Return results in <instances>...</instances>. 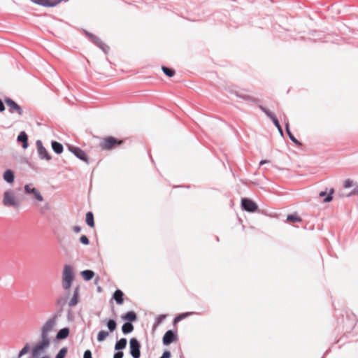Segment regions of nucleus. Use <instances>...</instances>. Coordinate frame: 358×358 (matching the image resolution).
I'll use <instances>...</instances> for the list:
<instances>
[{
    "mask_svg": "<svg viewBox=\"0 0 358 358\" xmlns=\"http://www.w3.org/2000/svg\"><path fill=\"white\" fill-rule=\"evenodd\" d=\"M24 193L30 195L32 199H34L37 202H42L43 201V196L41 194L40 191L36 187H33L31 184H27L24 186Z\"/></svg>",
    "mask_w": 358,
    "mask_h": 358,
    "instance_id": "20e7f679",
    "label": "nucleus"
},
{
    "mask_svg": "<svg viewBox=\"0 0 358 358\" xmlns=\"http://www.w3.org/2000/svg\"><path fill=\"white\" fill-rule=\"evenodd\" d=\"M69 150L71 152H72L76 157L84 161L87 164H88V159L86 156L85 152L79 148L75 146H69Z\"/></svg>",
    "mask_w": 358,
    "mask_h": 358,
    "instance_id": "9b49d317",
    "label": "nucleus"
},
{
    "mask_svg": "<svg viewBox=\"0 0 358 358\" xmlns=\"http://www.w3.org/2000/svg\"><path fill=\"white\" fill-rule=\"evenodd\" d=\"M2 203L4 206L8 208L17 209L20 206V201L12 189H8L3 192Z\"/></svg>",
    "mask_w": 358,
    "mask_h": 358,
    "instance_id": "f257e3e1",
    "label": "nucleus"
},
{
    "mask_svg": "<svg viewBox=\"0 0 358 358\" xmlns=\"http://www.w3.org/2000/svg\"><path fill=\"white\" fill-rule=\"evenodd\" d=\"M86 222L91 227H93L94 226V216H93V213L92 212L87 213Z\"/></svg>",
    "mask_w": 358,
    "mask_h": 358,
    "instance_id": "bb28decb",
    "label": "nucleus"
},
{
    "mask_svg": "<svg viewBox=\"0 0 358 358\" xmlns=\"http://www.w3.org/2000/svg\"><path fill=\"white\" fill-rule=\"evenodd\" d=\"M107 327L110 332L115 330L117 324L114 320H109L107 322Z\"/></svg>",
    "mask_w": 358,
    "mask_h": 358,
    "instance_id": "7c9ffc66",
    "label": "nucleus"
},
{
    "mask_svg": "<svg viewBox=\"0 0 358 358\" xmlns=\"http://www.w3.org/2000/svg\"><path fill=\"white\" fill-rule=\"evenodd\" d=\"M130 354L133 358H140L141 345L136 338H132L129 341Z\"/></svg>",
    "mask_w": 358,
    "mask_h": 358,
    "instance_id": "0eeeda50",
    "label": "nucleus"
},
{
    "mask_svg": "<svg viewBox=\"0 0 358 358\" xmlns=\"http://www.w3.org/2000/svg\"><path fill=\"white\" fill-rule=\"evenodd\" d=\"M69 334V329L68 328H63L60 329L56 336L57 339L62 340L66 338Z\"/></svg>",
    "mask_w": 358,
    "mask_h": 358,
    "instance_id": "a211bd4d",
    "label": "nucleus"
},
{
    "mask_svg": "<svg viewBox=\"0 0 358 358\" xmlns=\"http://www.w3.org/2000/svg\"><path fill=\"white\" fill-rule=\"evenodd\" d=\"M36 144L39 158L42 160L45 159L47 161H50L51 159V156L49 155L47 150L43 146L42 141L38 140L36 141Z\"/></svg>",
    "mask_w": 358,
    "mask_h": 358,
    "instance_id": "6e6552de",
    "label": "nucleus"
},
{
    "mask_svg": "<svg viewBox=\"0 0 358 358\" xmlns=\"http://www.w3.org/2000/svg\"><path fill=\"white\" fill-rule=\"evenodd\" d=\"M50 338H41V341L39 342L32 350V356L36 358L39 357L44 351V349L48 348L50 345Z\"/></svg>",
    "mask_w": 358,
    "mask_h": 358,
    "instance_id": "39448f33",
    "label": "nucleus"
},
{
    "mask_svg": "<svg viewBox=\"0 0 358 358\" xmlns=\"http://www.w3.org/2000/svg\"><path fill=\"white\" fill-rule=\"evenodd\" d=\"M127 341L126 338H121L120 340H119L118 341L116 342V343L115 345V350L120 351L121 350L124 349L127 346Z\"/></svg>",
    "mask_w": 358,
    "mask_h": 358,
    "instance_id": "6ab92c4d",
    "label": "nucleus"
},
{
    "mask_svg": "<svg viewBox=\"0 0 358 358\" xmlns=\"http://www.w3.org/2000/svg\"><path fill=\"white\" fill-rule=\"evenodd\" d=\"M192 314H193L192 312H187V313H182L175 318V322H177L181 320H183L185 317H187V316L191 315Z\"/></svg>",
    "mask_w": 358,
    "mask_h": 358,
    "instance_id": "473e14b6",
    "label": "nucleus"
},
{
    "mask_svg": "<svg viewBox=\"0 0 358 358\" xmlns=\"http://www.w3.org/2000/svg\"><path fill=\"white\" fill-rule=\"evenodd\" d=\"M78 295H79V289L76 287L74 290L73 295L71 300L69 302V306L72 307L75 306L78 303Z\"/></svg>",
    "mask_w": 358,
    "mask_h": 358,
    "instance_id": "dca6fc26",
    "label": "nucleus"
},
{
    "mask_svg": "<svg viewBox=\"0 0 358 358\" xmlns=\"http://www.w3.org/2000/svg\"><path fill=\"white\" fill-rule=\"evenodd\" d=\"M123 292L120 290L117 289L113 296V298L115 300L116 303L119 305H121L123 303Z\"/></svg>",
    "mask_w": 358,
    "mask_h": 358,
    "instance_id": "f3484780",
    "label": "nucleus"
},
{
    "mask_svg": "<svg viewBox=\"0 0 358 358\" xmlns=\"http://www.w3.org/2000/svg\"><path fill=\"white\" fill-rule=\"evenodd\" d=\"M334 189H331L329 194L324 198L323 201L324 203L330 202L333 199L332 194H334Z\"/></svg>",
    "mask_w": 358,
    "mask_h": 358,
    "instance_id": "4c0bfd02",
    "label": "nucleus"
},
{
    "mask_svg": "<svg viewBox=\"0 0 358 358\" xmlns=\"http://www.w3.org/2000/svg\"><path fill=\"white\" fill-rule=\"evenodd\" d=\"M285 128H286V131L287 133V135L289 136V138H290V140L294 143H295L296 145H301V143L294 136V135L291 133L290 131V129H289V122H285Z\"/></svg>",
    "mask_w": 358,
    "mask_h": 358,
    "instance_id": "aec40b11",
    "label": "nucleus"
},
{
    "mask_svg": "<svg viewBox=\"0 0 358 358\" xmlns=\"http://www.w3.org/2000/svg\"><path fill=\"white\" fill-rule=\"evenodd\" d=\"M17 141L22 143V148L27 149L28 147V136L24 131H21L17 136Z\"/></svg>",
    "mask_w": 358,
    "mask_h": 358,
    "instance_id": "2eb2a0df",
    "label": "nucleus"
},
{
    "mask_svg": "<svg viewBox=\"0 0 358 358\" xmlns=\"http://www.w3.org/2000/svg\"><path fill=\"white\" fill-rule=\"evenodd\" d=\"M68 352V350L66 348H62L59 351V352L57 353V355H56V357L55 358H64L66 353Z\"/></svg>",
    "mask_w": 358,
    "mask_h": 358,
    "instance_id": "72a5a7b5",
    "label": "nucleus"
},
{
    "mask_svg": "<svg viewBox=\"0 0 358 358\" xmlns=\"http://www.w3.org/2000/svg\"><path fill=\"white\" fill-rule=\"evenodd\" d=\"M56 322L57 316L52 317L45 322L41 329V338H50L49 334L53 330L56 325Z\"/></svg>",
    "mask_w": 358,
    "mask_h": 358,
    "instance_id": "7ed1b4c3",
    "label": "nucleus"
},
{
    "mask_svg": "<svg viewBox=\"0 0 358 358\" xmlns=\"http://www.w3.org/2000/svg\"><path fill=\"white\" fill-rule=\"evenodd\" d=\"M83 358H92V352L90 350H87L84 352Z\"/></svg>",
    "mask_w": 358,
    "mask_h": 358,
    "instance_id": "a19ab883",
    "label": "nucleus"
},
{
    "mask_svg": "<svg viewBox=\"0 0 358 358\" xmlns=\"http://www.w3.org/2000/svg\"><path fill=\"white\" fill-rule=\"evenodd\" d=\"M171 357V352L169 351H165L164 352L162 358H170Z\"/></svg>",
    "mask_w": 358,
    "mask_h": 358,
    "instance_id": "37998d69",
    "label": "nucleus"
},
{
    "mask_svg": "<svg viewBox=\"0 0 358 358\" xmlns=\"http://www.w3.org/2000/svg\"><path fill=\"white\" fill-rule=\"evenodd\" d=\"M73 230L75 233H79L81 231V228L79 226H74Z\"/></svg>",
    "mask_w": 358,
    "mask_h": 358,
    "instance_id": "49530a36",
    "label": "nucleus"
},
{
    "mask_svg": "<svg viewBox=\"0 0 358 358\" xmlns=\"http://www.w3.org/2000/svg\"><path fill=\"white\" fill-rule=\"evenodd\" d=\"M29 350V346L28 344H26V345L18 353V357H22L23 355L27 354Z\"/></svg>",
    "mask_w": 358,
    "mask_h": 358,
    "instance_id": "c9c22d12",
    "label": "nucleus"
},
{
    "mask_svg": "<svg viewBox=\"0 0 358 358\" xmlns=\"http://www.w3.org/2000/svg\"><path fill=\"white\" fill-rule=\"evenodd\" d=\"M259 108L272 121L276 118L275 116L265 107L260 106Z\"/></svg>",
    "mask_w": 358,
    "mask_h": 358,
    "instance_id": "c756f323",
    "label": "nucleus"
},
{
    "mask_svg": "<svg viewBox=\"0 0 358 358\" xmlns=\"http://www.w3.org/2000/svg\"><path fill=\"white\" fill-rule=\"evenodd\" d=\"M120 143V141H117L114 137L110 136L103 140V141L101 143V147L105 150H110L113 148L115 145Z\"/></svg>",
    "mask_w": 358,
    "mask_h": 358,
    "instance_id": "1a4fd4ad",
    "label": "nucleus"
},
{
    "mask_svg": "<svg viewBox=\"0 0 358 358\" xmlns=\"http://www.w3.org/2000/svg\"><path fill=\"white\" fill-rule=\"evenodd\" d=\"M160 358H162V357H160Z\"/></svg>",
    "mask_w": 358,
    "mask_h": 358,
    "instance_id": "603ef678",
    "label": "nucleus"
},
{
    "mask_svg": "<svg viewBox=\"0 0 358 358\" xmlns=\"http://www.w3.org/2000/svg\"><path fill=\"white\" fill-rule=\"evenodd\" d=\"M176 338V334L173 331L169 330L167 331L163 336V343L164 345H169L173 343Z\"/></svg>",
    "mask_w": 358,
    "mask_h": 358,
    "instance_id": "ddd939ff",
    "label": "nucleus"
},
{
    "mask_svg": "<svg viewBox=\"0 0 358 358\" xmlns=\"http://www.w3.org/2000/svg\"><path fill=\"white\" fill-rule=\"evenodd\" d=\"M74 279L73 268L70 265H65L62 272V287L64 289H69Z\"/></svg>",
    "mask_w": 358,
    "mask_h": 358,
    "instance_id": "f03ea898",
    "label": "nucleus"
},
{
    "mask_svg": "<svg viewBox=\"0 0 358 358\" xmlns=\"http://www.w3.org/2000/svg\"><path fill=\"white\" fill-rule=\"evenodd\" d=\"M165 317H166V316L164 315H162L159 316L157 318V324H159L160 322H162Z\"/></svg>",
    "mask_w": 358,
    "mask_h": 358,
    "instance_id": "a18cd8bd",
    "label": "nucleus"
},
{
    "mask_svg": "<svg viewBox=\"0 0 358 358\" xmlns=\"http://www.w3.org/2000/svg\"><path fill=\"white\" fill-rule=\"evenodd\" d=\"M5 110V106L3 101L0 99V112H3Z\"/></svg>",
    "mask_w": 358,
    "mask_h": 358,
    "instance_id": "de8ad7c7",
    "label": "nucleus"
},
{
    "mask_svg": "<svg viewBox=\"0 0 358 358\" xmlns=\"http://www.w3.org/2000/svg\"><path fill=\"white\" fill-rule=\"evenodd\" d=\"M287 220L289 222H301V219L296 215H289L287 217Z\"/></svg>",
    "mask_w": 358,
    "mask_h": 358,
    "instance_id": "f704fd0d",
    "label": "nucleus"
},
{
    "mask_svg": "<svg viewBox=\"0 0 358 358\" xmlns=\"http://www.w3.org/2000/svg\"><path fill=\"white\" fill-rule=\"evenodd\" d=\"M36 3L47 7H52L57 5V3L52 2L50 0H40L39 1H36Z\"/></svg>",
    "mask_w": 358,
    "mask_h": 358,
    "instance_id": "c85d7f7f",
    "label": "nucleus"
},
{
    "mask_svg": "<svg viewBox=\"0 0 358 358\" xmlns=\"http://www.w3.org/2000/svg\"><path fill=\"white\" fill-rule=\"evenodd\" d=\"M235 91H238V90L235 89V88H231L229 90V92L231 94H234L235 95Z\"/></svg>",
    "mask_w": 358,
    "mask_h": 358,
    "instance_id": "09e8293b",
    "label": "nucleus"
},
{
    "mask_svg": "<svg viewBox=\"0 0 358 358\" xmlns=\"http://www.w3.org/2000/svg\"><path fill=\"white\" fill-rule=\"evenodd\" d=\"M268 163H269V161H268V160H262V161L260 162V163H259V165H260V166H262V165H264V164H268Z\"/></svg>",
    "mask_w": 358,
    "mask_h": 358,
    "instance_id": "8fccbe9b",
    "label": "nucleus"
},
{
    "mask_svg": "<svg viewBox=\"0 0 358 358\" xmlns=\"http://www.w3.org/2000/svg\"><path fill=\"white\" fill-rule=\"evenodd\" d=\"M80 242L85 245H87L90 243V241H89L88 238L85 235H83L80 236Z\"/></svg>",
    "mask_w": 358,
    "mask_h": 358,
    "instance_id": "58836bf2",
    "label": "nucleus"
},
{
    "mask_svg": "<svg viewBox=\"0 0 358 358\" xmlns=\"http://www.w3.org/2000/svg\"><path fill=\"white\" fill-rule=\"evenodd\" d=\"M242 208L248 212H255L257 209V205L250 199H242L241 200Z\"/></svg>",
    "mask_w": 358,
    "mask_h": 358,
    "instance_id": "9d476101",
    "label": "nucleus"
},
{
    "mask_svg": "<svg viewBox=\"0 0 358 358\" xmlns=\"http://www.w3.org/2000/svg\"><path fill=\"white\" fill-rule=\"evenodd\" d=\"M134 330V326L131 322H126L122 327L123 334H127Z\"/></svg>",
    "mask_w": 358,
    "mask_h": 358,
    "instance_id": "b1692460",
    "label": "nucleus"
},
{
    "mask_svg": "<svg viewBox=\"0 0 358 358\" xmlns=\"http://www.w3.org/2000/svg\"><path fill=\"white\" fill-rule=\"evenodd\" d=\"M235 96L243 100H252V98L249 95L245 94L243 91H235Z\"/></svg>",
    "mask_w": 358,
    "mask_h": 358,
    "instance_id": "a878e982",
    "label": "nucleus"
},
{
    "mask_svg": "<svg viewBox=\"0 0 358 358\" xmlns=\"http://www.w3.org/2000/svg\"><path fill=\"white\" fill-rule=\"evenodd\" d=\"M352 185H353V182L350 179H347L344 182V187L345 188H350L352 186Z\"/></svg>",
    "mask_w": 358,
    "mask_h": 358,
    "instance_id": "ea45409f",
    "label": "nucleus"
},
{
    "mask_svg": "<svg viewBox=\"0 0 358 358\" xmlns=\"http://www.w3.org/2000/svg\"><path fill=\"white\" fill-rule=\"evenodd\" d=\"M69 298V295L66 294L64 296H59L56 300L57 306H59L61 308H63V307L66 303L67 299Z\"/></svg>",
    "mask_w": 358,
    "mask_h": 358,
    "instance_id": "412c9836",
    "label": "nucleus"
},
{
    "mask_svg": "<svg viewBox=\"0 0 358 358\" xmlns=\"http://www.w3.org/2000/svg\"><path fill=\"white\" fill-rule=\"evenodd\" d=\"M326 194H327V192H320L319 196H320V197H323V196H324Z\"/></svg>",
    "mask_w": 358,
    "mask_h": 358,
    "instance_id": "3c124183",
    "label": "nucleus"
},
{
    "mask_svg": "<svg viewBox=\"0 0 358 358\" xmlns=\"http://www.w3.org/2000/svg\"><path fill=\"white\" fill-rule=\"evenodd\" d=\"M272 122H273L274 125L278 129V130L279 133L280 134V135L282 136L283 135V131H282V127H281V126H280L278 119L275 118Z\"/></svg>",
    "mask_w": 358,
    "mask_h": 358,
    "instance_id": "e433bc0d",
    "label": "nucleus"
},
{
    "mask_svg": "<svg viewBox=\"0 0 358 358\" xmlns=\"http://www.w3.org/2000/svg\"><path fill=\"white\" fill-rule=\"evenodd\" d=\"M49 209H50L49 205H48V204H45V205H44V206L41 208V213H44V212H45V210H49Z\"/></svg>",
    "mask_w": 358,
    "mask_h": 358,
    "instance_id": "c03bdc74",
    "label": "nucleus"
},
{
    "mask_svg": "<svg viewBox=\"0 0 358 358\" xmlns=\"http://www.w3.org/2000/svg\"><path fill=\"white\" fill-rule=\"evenodd\" d=\"M136 314L133 311L127 312L125 315L122 316V319L124 320H127L129 322H134L136 320Z\"/></svg>",
    "mask_w": 358,
    "mask_h": 358,
    "instance_id": "4be33fe9",
    "label": "nucleus"
},
{
    "mask_svg": "<svg viewBox=\"0 0 358 358\" xmlns=\"http://www.w3.org/2000/svg\"><path fill=\"white\" fill-rule=\"evenodd\" d=\"M109 333L106 331H100L97 335V341L99 342H103L108 336Z\"/></svg>",
    "mask_w": 358,
    "mask_h": 358,
    "instance_id": "cd10ccee",
    "label": "nucleus"
},
{
    "mask_svg": "<svg viewBox=\"0 0 358 358\" xmlns=\"http://www.w3.org/2000/svg\"><path fill=\"white\" fill-rule=\"evenodd\" d=\"M3 180L8 184H12L15 180L14 173L12 170L8 169L3 174Z\"/></svg>",
    "mask_w": 358,
    "mask_h": 358,
    "instance_id": "4468645a",
    "label": "nucleus"
},
{
    "mask_svg": "<svg viewBox=\"0 0 358 358\" xmlns=\"http://www.w3.org/2000/svg\"><path fill=\"white\" fill-rule=\"evenodd\" d=\"M124 355V353L122 352L118 351L117 352L115 353L113 358H122Z\"/></svg>",
    "mask_w": 358,
    "mask_h": 358,
    "instance_id": "79ce46f5",
    "label": "nucleus"
},
{
    "mask_svg": "<svg viewBox=\"0 0 358 358\" xmlns=\"http://www.w3.org/2000/svg\"><path fill=\"white\" fill-rule=\"evenodd\" d=\"M162 69L163 72L164 73V74H166L169 77H173L175 74V71L171 69H169V68H167L165 66H162Z\"/></svg>",
    "mask_w": 358,
    "mask_h": 358,
    "instance_id": "2f4dec72",
    "label": "nucleus"
},
{
    "mask_svg": "<svg viewBox=\"0 0 358 358\" xmlns=\"http://www.w3.org/2000/svg\"><path fill=\"white\" fill-rule=\"evenodd\" d=\"M52 148L54 152L57 154H61L63 152L62 145L57 141L52 142Z\"/></svg>",
    "mask_w": 358,
    "mask_h": 358,
    "instance_id": "5701e85b",
    "label": "nucleus"
},
{
    "mask_svg": "<svg viewBox=\"0 0 358 358\" xmlns=\"http://www.w3.org/2000/svg\"><path fill=\"white\" fill-rule=\"evenodd\" d=\"M83 278L86 280H90L94 275V273L91 270H85L81 272Z\"/></svg>",
    "mask_w": 358,
    "mask_h": 358,
    "instance_id": "393cba45",
    "label": "nucleus"
},
{
    "mask_svg": "<svg viewBox=\"0 0 358 358\" xmlns=\"http://www.w3.org/2000/svg\"><path fill=\"white\" fill-rule=\"evenodd\" d=\"M90 39L94 43H95L103 52L108 53L109 51V47L103 43L98 37L96 36L87 33Z\"/></svg>",
    "mask_w": 358,
    "mask_h": 358,
    "instance_id": "f8f14e48",
    "label": "nucleus"
},
{
    "mask_svg": "<svg viewBox=\"0 0 358 358\" xmlns=\"http://www.w3.org/2000/svg\"><path fill=\"white\" fill-rule=\"evenodd\" d=\"M6 104L8 108L9 113L11 114L17 113L18 116L21 117L23 115V110L20 105H18L13 99L6 97L4 99Z\"/></svg>",
    "mask_w": 358,
    "mask_h": 358,
    "instance_id": "423d86ee",
    "label": "nucleus"
}]
</instances>
